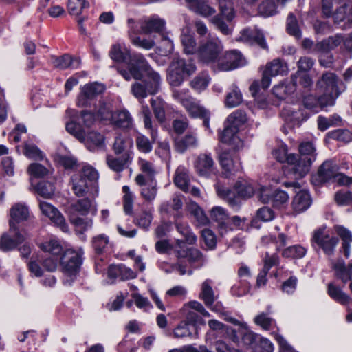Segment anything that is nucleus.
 <instances>
[{"label": "nucleus", "mask_w": 352, "mask_h": 352, "mask_svg": "<svg viewBox=\"0 0 352 352\" xmlns=\"http://www.w3.org/2000/svg\"><path fill=\"white\" fill-rule=\"evenodd\" d=\"M128 70L118 68V72L127 81L133 78L141 80L146 85L148 93L154 95L158 92L161 85L160 74L153 70L141 54H134L127 64Z\"/></svg>", "instance_id": "nucleus-1"}, {"label": "nucleus", "mask_w": 352, "mask_h": 352, "mask_svg": "<svg viewBox=\"0 0 352 352\" xmlns=\"http://www.w3.org/2000/svg\"><path fill=\"white\" fill-rule=\"evenodd\" d=\"M69 220L75 227V231L79 238L86 240L85 232L88 222V199L85 197L72 204L69 208Z\"/></svg>", "instance_id": "nucleus-2"}, {"label": "nucleus", "mask_w": 352, "mask_h": 352, "mask_svg": "<svg viewBox=\"0 0 352 352\" xmlns=\"http://www.w3.org/2000/svg\"><path fill=\"white\" fill-rule=\"evenodd\" d=\"M196 66L193 60H186L179 57L173 59L168 67V81L171 86L178 87L184 81V75L190 76L195 73Z\"/></svg>", "instance_id": "nucleus-3"}, {"label": "nucleus", "mask_w": 352, "mask_h": 352, "mask_svg": "<svg viewBox=\"0 0 352 352\" xmlns=\"http://www.w3.org/2000/svg\"><path fill=\"white\" fill-rule=\"evenodd\" d=\"M223 50V44L217 37H210L200 43L197 49V56L203 63H214L219 60Z\"/></svg>", "instance_id": "nucleus-4"}, {"label": "nucleus", "mask_w": 352, "mask_h": 352, "mask_svg": "<svg viewBox=\"0 0 352 352\" xmlns=\"http://www.w3.org/2000/svg\"><path fill=\"white\" fill-rule=\"evenodd\" d=\"M220 12L211 19V22L222 34L229 35L232 29L228 25L235 16L232 3L226 0H219Z\"/></svg>", "instance_id": "nucleus-5"}, {"label": "nucleus", "mask_w": 352, "mask_h": 352, "mask_svg": "<svg viewBox=\"0 0 352 352\" xmlns=\"http://www.w3.org/2000/svg\"><path fill=\"white\" fill-rule=\"evenodd\" d=\"M86 0H69L67 3L68 12L71 15L75 16L76 21L82 34H87V25L85 22L88 18Z\"/></svg>", "instance_id": "nucleus-6"}, {"label": "nucleus", "mask_w": 352, "mask_h": 352, "mask_svg": "<svg viewBox=\"0 0 352 352\" xmlns=\"http://www.w3.org/2000/svg\"><path fill=\"white\" fill-rule=\"evenodd\" d=\"M10 229L0 238V250L3 252L10 251L16 248L25 240V236L19 230L12 221L9 222Z\"/></svg>", "instance_id": "nucleus-7"}, {"label": "nucleus", "mask_w": 352, "mask_h": 352, "mask_svg": "<svg viewBox=\"0 0 352 352\" xmlns=\"http://www.w3.org/2000/svg\"><path fill=\"white\" fill-rule=\"evenodd\" d=\"M82 263L80 256L72 250H66L61 256L60 265L63 273L69 277L75 276Z\"/></svg>", "instance_id": "nucleus-8"}, {"label": "nucleus", "mask_w": 352, "mask_h": 352, "mask_svg": "<svg viewBox=\"0 0 352 352\" xmlns=\"http://www.w3.org/2000/svg\"><path fill=\"white\" fill-rule=\"evenodd\" d=\"M312 242L322 248L326 254L332 255L338 243V239L329 236L325 229L322 228L314 232Z\"/></svg>", "instance_id": "nucleus-9"}, {"label": "nucleus", "mask_w": 352, "mask_h": 352, "mask_svg": "<svg viewBox=\"0 0 352 352\" xmlns=\"http://www.w3.org/2000/svg\"><path fill=\"white\" fill-rule=\"evenodd\" d=\"M220 164L222 167V175L230 178L242 169L240 159L230 152L224 151L219 156Z\"/></svg>", "instance_id": "nucleus-10"}, {"label": "nucleus", "mask_w": 352, "mask_h": 352, "mask_svg": "<svg viewBox=\"0 0 352 352\" xmlns=\"http://www.w3.org/2000/svg\"><path fill=\"white\" fill-rule=\"evenodd\" d=\"M317 85L323 88L326 91L333 93L336 96H339L346 88L343 82L338 80L336 74L332 72L323 74L318 81Z\"/></svg>", "instance_id": "nucleus-11"}, {"label": "nucleus", "mask_w": 352, "mask_h": 352, "mask_svg": "<svg viewBox=\"0 0 352 352\" xmlns=\"http://www.w3.org/2000/svg\"><path fill=\"white\" fill-rule=\"evenodd\" d=\"M338 170L336 164L332 161L327 160L320 166L316 174L312 176L311 182L314 185L318 186L329 181H332Z\"/></svg>", "instance_id": "nucleus-12"}, {"label": "nucleus", "mask_w": 352, "mask_h": 352, "mask_svg": "<svg viewBox=\"0 0 352 352\" xmlns=\"http://www.w3.org/2000/svg\"><path fill=\"white\" fill-rule=\"evenodd\" d=\"M337 5L333 18L335 23L345 21L348 27L352 26V0H334Z\"/></svg>", "instance_id": "nucleus-13"}, {"label": "nucleus", "mask_w": 352, "mask_h": 352, "mask_svg": "<svg viewBox=\"0 0 352 352\" xmlns=\"http://www.w3.org/2000/svg\"><path fill=\"white\" fill-rule=\"evenodd\" d=\"M39 206L43 214L47 217L63 232L69 231V226L65 217L57 208L46 201H40Z\"/></svg>", "instance_id": "nucleus-14"}, {"label": "nucleus", "mask_w": 352, "mask_h": 352, "mask_svg": "<svg viewBox=\"0 0 352 352\" xmlns=\"http://www.w3.org/2000/svg\"><path fill=\"white\" fill-rule=\"evenodd\" d=\"M245 64L242 55L236 50L226 52L223 58H219L218 67L221 71H230Z\"/></svg>", "instance_id": "nucleus-15"}, {"label": "nucleus", "mask_w": 352, "mask_h": 352, "mask_svg": "<svg viewBox=\"0 0 352 352\" xmlns=\"http://www.w3.org/2000/svg\"><path fill=\"white\" fill-rule=\"evenodd\" d=\"M290 170L296 179L304 177L310 170L311 162L302 160L301 157L294 154L289 155L288 163Z\"/></svg>", "instance_id": "nucleus-16"}, {"label": "nucleus", "mask_w": 352, "mask_h": 352, "mask_svg": "<svg viewBox=\"0 0 352 352\" xmlns=\"http://www.w3.org/2000/svg\"><path fill=\"white\" fill-rule=\"evenodd\" d=\"M87 114L86 110H82L80 113V120L83 122L84 126L80 124V121L78 122L72 121L66 124V130L67 132L73 135L76 139L85 145H87L85 128L87 127L86 124Z\"/></svg>", "instance_id": "nucleus-17"}, {"label": "nucleus", "mask_w": 352, "mask_h": 352, "mask_svg": "<svg viewBox=\"0 0 352 352\" xmlns=\"http://www.w3.org/2000/svg\"><path fill=\"white\" fill-rule=\"evenodd\" d=\"M139 166L142 173L138 175L135 179L138 185L143 186L149 182L155 181L156 170L152 162L140 159Z\"/></svg>", "instance_id": "nucleus-18"}, {"label": "nucleus", "mask_w": 352, "mask_h": 352, "mask_svg": "<svg viewBox=\"0 0 352 352\" xmlns=\"http://www.w3.org/2000/svg\"><path fill=\"white\" fill-rule=\"evenodd\" d=\"M10 215L11 217L10 221H12L14 224L30 220L33 227L37 225L34 218L30 217L28 207L25 204L17 203L13 205L10 210Z\"/></svg>", "instance_id": "nucleus-19"}, {"label": "nucleus", "mask_w": 352, "mask_h": 352, "mask_svg": "<svg viewBox=\"0 0 352 352\" xmlns=\"http://www.w3.org/2000/svg\"><path fill=\"white\" fill-rule=\"evenodd\" d=\"M110 123L116 128L129 129L133 125V119L130 112L123 109L113 112Z\"/></svg>", "instance_id": "nucleus-20"}, {"label": "nucleus", "mask_w": 352, "mask_h": 352, "mask_svg": "<svg viewBox=\"0 0 352 352\" xmlns=\"http://www.w3.org/2000/svg\"><path fill=\"white\" fill-rule=\"evenodd\" d=\"M210 217L217 223L221 235L232 230L230 227V217L226 210L222 207H213L210 211Z\"/></svg>", "instance_id": "nucleus-21"}, {"label": "nucleus", "mask_w": 352, "mask_h": 352, "mask_svg": "<svg viewBox=\"0 0 352 352\" xmlns=\"http://www.w3.org/2000/svg\"><path fill=\"white\" fill-rule=\"evenodd\" d=\"M239 128L225 122V129L220 135V141L233 146L234 148L242 146L243 143L237 136Z\"/></svg>", "instance_id": "nucleus-22"}, {"label": "nucleus", "mask_w": 352, "mask_h": 352, "mask_svg": "<svg viewBox=\"0 0 352 352\" xmlns=\"http://www.w3.org/2000/svg\"><path fill=\"white\" fill-rule=\"evenodd\" d=\"M238 40L248 43L255 42L263 49L267 50L268 48L263 32L257 28L243 30Z\"/></svg>", "instance_id": "nucleus-23"}, {"label": "nucleus", "mask_w": 352, "mask_h": 352, "mask_svg": "<svg viewBox=\"0 0 352 352\" xmlns=\"http://www.w3.org/2000/svg\"><path fill=\"white\" fill-rule=\"evenodd\" d=\"M214 162L209 153L200 154L197 158L195 167L201 176L209 177L214 173Z\"/></svg>", "instance_id": "nucleus-24"}, {"label": "nucleus", "mask_w": 352, "mask_h": 352, "mask_svg": "<svg viewBox=\"0 0 352 352\" xmlns=\"http://www.w3.org/2000/svg\"><path fill=\"white\" fill-rule=\"evenodd\" d=\"M87 171L86 168H83L80 173L72 177V189L77 197H85L88 192V175Z\"/></svg>", "instance_id": "nucleus-25"}, {"label": "nucleus", "mask_w": 352, "mask_h": 352, "mask_svg": "<svg viewBox=\"0 0 352 352\" xmlns=\"http://www.w3.org/2000/svg\"><path fill=\"white\" fill-rule=\"evenodd\" d=\"M176 254L178 258H186L190 263H198L199 267L203 266L206 262V258L201 252L195 248L177 250Z\"/></svg>", "instance_id": "nucleus-26"}, {"label": "nucleus", "mask_w": 352, "mask_h": 352, "mask_svg": "<svg viewBox=\"0 0 352 352\" xmlns=\"http://www.w3.org/2000/svg\"><path fill=\"white\" fill-rule=\"evenodd\" d=\"M342 43H344V36L338 34L317 43L314 49L320 53H327L339 46Z\"/></svg>", "instance_id": "nucleus-27"}, {"label": "nucleus", "mask_w": 352, "mask_h": 352, "mask_svg": "<svg viewBox=\"0 0 352 352\" xmlns=\"http://www.w3.org/2000/svg\"><path fill=\"white\" fill-rule=\"evenodd\" d=\"M112 114L110 107L105 102L100 101L94 109L89 111V121L94 120L110 122Z\"/></svg>", "instance_id": "nucleus-28"}, {"label": "nucleus", "mask_w": 352, "mask_h": 352, "mask_svg": "<svg viewBox=\"0 0 352 352\" xmlns=\"http://www.w3.org/2000/svg\"><path fill=\"white\" fill-rule=\"evenodd\" d=\"M281 116L292 126H299L300 123L307 119L300 110H295L289 107L283 108L281 111Z\"/></svg>", "instance_id": "nucleus-29"}, {"label": "nucleus", "mask_w": 352, "mask_h": 352, "mask_svg": "<svg viewBox=\"0 0 352 352\" xmlns=\"http://www.w3.org/2000/svg\"><path fill=\"white\" fill-rule=\"evenodd\" d=\"M311 199L310 195L306 190H300L293 199L292 208L297 212H302L306 210L311 205Z\"/></svg>", "instance_id": "nucleus-30"}, {"label": "nucleus", "mask_w": 352, "mask_h": 352, "mask_svg": "<svg viewBox=\"0 0 352 352\" xmlns=\"http://www.w3.org/2000/svg\"><path fill=\"white\" fill-rule=\"evenodd\" d=\"M212 283V282L210 279H206L201 285V293L199 294V298L207 307L212 306L218 298V296L214 294Z\"/></svg>", "instance_id": "nucleus-31"}, {"label": "nucleus", "mask_w": 352, "mask_h": 352, "mask_svg": "<svg viewBox=\"0 0 352 352\" xmlns=\"http://www.w3.org/2000/svg\"><path fill=\"white\" fill-rule=\"evenodd\" d=\"M243 102V95L239 88L232 84L229 88L225 98V106L228 108H234L240 105Z\"/></svg>", "instance_id": "nucleus-32"}, {"label": "nucleus", "mask_w": 352, "mask_h": 352, "mask_svg": "<svg viewBox=\"0 0 352 352\" xmlns=\"http://www.w3.org/2000/svg\"><path fill=\"white\" fill-rule=\"evenodd\" d=\"M165 21L159 17H152L141 25V31L144 34H150L153 32L161 33L165 28Z\"/></svg>", "instance_id": "nucleus-33"}, {"label": "nucleus", "mask_w": 352, "mask_h": 352, "mask_svg": "<svg viewBox=\"0 0 352 352\" xmlns=\"http://www.w3.org/2000/svg\"><path fill=\"white\" fill-rule=\"evenodd\" d=\"M271 76L285 75L288 72L287 63L280 58H276L267 63L264 70Z\"/></svg>", "instance_id": "nucleus-34"}, {"label": "nucleus", "mask_w": 352, "mask_h": 352, "mask_svg": "<svg viewBox=\"0 0 352 352\" xmlns=\"http://www.w3.org/2000/svg\"><path fill=\"white\" fill-rule=\"evenodd\" d=\"M184 107L192 118L204 117L207 114V110L199 104V101L192 96L188 98V101H184Z\"/></svg>", "instance_id": "nucleus-35"}, {"label": "nucleus", "mask_w": 352, "mask_h": 352, "mask_svg": "<svg viewBox=\"0 0 352 352\" xmlns=\"http://www.w3.org/2000/svg\"><path fill=\"white\" fill-rule=\"evenodd\" d=\"M198 146V139L193 133H188L181 139L175 141V150L179 153H184L187 149Z\"/></svg>", "instance_id": "nucleus-36"}, {"label": "nucleus", "mask_w": 352, "mask_h": 352, "mask_svg": "<svg viewBox=\"0 0 352 352\" xmlns=\"http://www.w3.org/2000/svg\"><path fill=\"white\" fill-rule=\"evenodd\" d=\"M151 105L155 119L160 123L164 122L166 120V109L168 107L167 103L161 98L157 97L151 100Z\"/></svg>", "instance_id": "nucleus-37"}, {"label": "nucleus", "mask_w": 352, "mask_h": 352, "mask_svg": "<svg viewBox=\"0 0 352 352\" xmlns=\"http://www.w3.org/2000/svg\"><path fill=\"white\" fill-rule=\"evenodd\" d=\"M336 230L342 240V251L344 255L349 258L351 252L350 243L352 242V234L349 230L342 226L336 227Z\"/></svg>", "instance_id": "nucleus-38"}, {"label": "nucleus", "mask_w": 352, "mask_h": 352, "mask_svg": "<svg viewBox=\"0 0 352 352\" xmlns=\"http://www.w3.org/2000/svg\"><path fill=\"white\" fill-rule=\"evenodd\" d=\"M133 55L130 56L129 51L127 49H123L120 43L113 44L109 51L111 58L118 63L126 62L128 58L131 60ZM129 62L130 60H129L128 63Z\"/></svg>", "instance_id": "nucleus-39"}, {"label": "nucleus", "mask_w": 352, "mask_h": 352, "mask_svg": "<svg viewBox=\"0 0 352 352\" xmlns=\"http://www.w3.org/2000/svg\"><path fill=\"white\" fill-rule=\"evenodd\" d=\"M189 182L188 171L184 167H178L174 178L175 184L182 190L188 191L189 190Z\"/></svg>", "instance_id": "nucleus-40"}, {"label": "nucleus", "mask_w": 352, "mask_h": 352, "mask_svg": "<svg viewBox=\"0 0 352 352\" xmlns=\"http://www.w3.org/2000/svg\"><path fill=\"white\" fill-rule=\"evenodd\" d=\"M181 42L184 52L187 54L197 53V43L192 34L189 31L183 32L181 35Z\"/></svg>", "instance_id": "nucleus-41"}, {"label": "nucleus", "mask_w": 352, "mask_h": 352, "mask_svg": "<svg viewBox=\"0 0 352 352\" xmlns=\"http://www.w3.org/2000/svg\"><path fill=\"white\" fill-rule=\"evenodd\" d=\"M299 157L302 160H307L313 163L316 159V149L312 143L307 142H303L299 146Z\"/></svg>", "instance_id": "nucleus-42"}, {"label": "nucleus", "mask_w": 352, "mask_h": 352, "mask_svg": "<svg viewBox=\"0 0 352 352\" xmlns=\"http://www.w3.org/2000/svg\"><path fill=\"white\" fill-rule=\"evenodd\" d=\"M177 230L184 237L186 243L189 245L196 243L197 238L187 223H176Z\"/></svg>", "instance_id": "nucleus-43"}, {"label": "nucleus", "mask_w": 352, "mask_h": 352, "mask_svg": "<svg viewBox=\"0 0 352 352\" xmlns=\"http://www.w3.org/2000/svg\"><path fill=\"white\" fill-rule=\"evenodd\" d=\"M188 209L190 214L194 217L199 226H205L208 224L209 220L207 216L196 203H191L188 206Z\"/></svg>", "instance_id": "nucleus-44"}, {"label": "nucleus", "mask_w": 352, "mask_h": 352, "mask_svg": "<svg viewBox=\"0 0 352 352\" xmlns=\"http://www.w3.org/2000/svg\"><path fill=\"white\" fill-rule=\"evenodd\" d=\"M328 294L333 300L343 305L347 304L350 299L347 294L333 283L328 285Z\"/></svg>", "instance_id": "nucleus-45"}, {"label": "nucleus", "mask_w": 352, "mask_h": 352, "mask_svg": "<svg viewBox=\"0 0 352 352\" xmlns=\"http://www.w3.org/2000/svg\"><path fill=\"white\" fill-rule=\"evenodd\" d=\"M142 186L141 196L147 201H153L155 199L157 192L156 181L149 182Z\"/></svg>", "instance_id": "nucleus-46"}, {"label": "nucleus", "mask_w": 352, "mask_h": 352, "mask_svg": "<svg viewBox=\"0 0 352 352\" xmlns=\"http://www.w3.org/2000/svg\"><path fill=\"white\" fill-rule=\"evenodd\" d=\"M209 82L208 74L206 72H201L193 78L190 82V85L192 89L200 92L208 87Z\"/></svg>", "instance_id": "nucleus-47"}, {"label": "nucleus", "mask_w": 352, "mask_h": 352, "mask_svg": "<svg viewBox=\"0 0 352 352\" xmlns=\"http://www.w3.org/2000/svg\"><path fill=\"white\" fill-rule=\"evenodd\" d=\"M141 113L143 116L144 127L146 129L151 130V136L154 142L157 138V131L153 127L151 112L147 105L143 104L142 106Z\"/></svg>", "instance_id": "nucleus-48"}, {"label": "nucleus", "mask_w": 352, "mask_h": 352, "mask_svg": "<svg viewBox=\"0 0 352 352\" xmlns=\"http://www.w3.org/2000/svg\"><path fill=\"white\" fill-rule=\"evenodd\" d=\"M287 236L284 234H279L278 237L273 235L265 236L262 238V242L265 245L272 243L275 245L276 250H279L282 247L287 244Z\"/></svg>", "instance_id": "nucleus-49"}, {"label": "nucleus", "mask_w": 352, "mask_h": 352, "mask_svg": "<svg viewBox=\"0 0 352 352\" xmlns=\"http://www.w3.org/2000/svg\"><path fill=\"white\" fill-rule=\"evenodd\" d=\"M247 116L244 111L238 109L232 113L226 122L229 124H232L237 128L245 124L247 121Z\"/></svg>", "instance_id": "nucleus-50"}, {"label": "nucleus", "mask_w": 352, "mask_h": 352, "mask_svg": "<svg viewBox=\"0 0 352 352\" xmlns=\"http://www.w3.org/2000/svg\"><path fill=\"white\" fill-rule=\"evenodd\" d=\"M152 219V212L151 210H143L136 216L135 219V223L141 228L148 230L151 226Z\"/></svg>", "instance_id": "nucleus-51"}, {"label": "nucleus", "mask_w": 352, "mask_h": 352, "mask_svg": "<svg viewBox=\"0 0 352 352\" xmlns=\"http://www.w3.org/2000/svg\"><path fill=\"white\" fill-rule=\"evenodd\" d=\"M306 249L301 245H296L289 246L285 248L283 252L282 255L284 257L287 258H302L306 254Z\"/></svg>", "instance_id": "nucleus-52"}, {"label": "nucleus", "mask_w": 352, "mask_h": 352, "mask_svg": "<svg viewBox=\"0 0 352 352\" xmlns=\"http://www.w3.org/2000/svg\"><path fill=\"white\" fill-rule=\"evenodd\" d=\"M287 30L290 35L294 36L296 38H301L302 34L298 25L296 17L292 13H290L287 16Z\"/></svg>", "instance_id": "nucleus-53"}, {"label": "nucleus", "mask_w": 352, "mask_h": 352, "mask_svg": "<svg viewBox=\"0 0 352 352\" xmlns=\"http://www.w3.org/2000/svg\"><path fill=\"white\" fill-rule=\"evenodd\" d=\"M105 147L104 137L96 131L89 132V150L103 149Z\"/></svg>", "instance_id": "nucleus-54"}, {"label": "nucleus", "mask_w": 352, "mask_h": 352, "mask_svg": "<svg viewBox=\"0 0 352 352\" xmlns=\"http://www.w3.org/2000/svg\"><path fill=\"white\" fill-rule=\"evenodd\" d=\"M289 196L287 193L281 190H275L272 193V202L273 206L280 208L288 202Z\"/></svg>", "instance_id": "nucleus-55"}, {"label": "nucleus", "mask_w": 352, "mask_h": 352, "mask_svg": "<svg viewBox=\"0 0 352 352\" xmlns=\"http://www.w3.org/2000/svg\"><path fill=\"white\" fill-rule=\"evenodd\" d=\"M122 191L124 193L123 197V207L126 214H133V195L130 191L128 186L122 187Z\"/></svg>", "instance_id": "nucleus-56"}, {"label": "nucleus", "mask_w": 352, "mask_h": 352, "mask_svg": "<svg viewBox=\"0 0 352 352\" xmlns=\"http://www.w3.org/2000/svg\"><path fill=\"white\" fill-rule=\"evenodd\" d=\"M37 192L44 198H50L55 192V188L52 183L42 181L36 186Z\"/></svg>", "instance_id": "nucleus-57"}, {"label": "nucleus", "mask_w": 352, "mask_h": 352, "mask_svg": "<svg viewBox=\"0 0 352 352\" xmlns=\"http://www.w3.org/2000/svg\"><path fill=\"white\" fill-rule=\"evenodd\" d=\"M195 13L208 17L214 14L216 12L215 9L209 5L208 0L201 1L195 8L192 10Z\"/></svg>", "instance_id": "nucleus-58"}, {"label": "nucleus", "mask_w": 352, "mask_h": 352, "mask_svg": "<svg viewBox=\"0 0 352 352\" xmlns=\"http://www.w3.org/2000/svg\"><path fill=\"white\" fill-rule=\"evenodd\" d=\"M192 327L188 322H181L173 330V336L176 338H182L184 337H192Z\"/></svg>", "instance_id": "nucleus-59"}, {"label": "nucleus", "mask_w": 352, "mask_h": 352, "mask_svg": "<svg viewBox=\"0 0 352 352\" xmlns=\"http://www.w3.org/2000/svg\"><path fill=\"white\" fill-rule=\"evenodd\" d=\"M235 188L239 196L244 199L251 197L254 193V187L248 182H237Z\"/></svg>", "instance_id": "nucleus-60"}, {"label": "nucleus", "mask_w": 352, "mask_h": 352, "mask_svg": "<svg viewBox=\"0 0 352 352\" xmlns=\"http://www.w3.org/2000/svg\"><path fill=\"white\" fill-rule=\"evenodd\" d=\"M254 322L265 330H269L275 325V320L267 314L261 313L254 318Z\"/></svg>", "instance_id": "nucleus-61"}, {"label": "nucleus", "mask_w": 352, "mask_h": 352, "mask_svg": "<svg viewBox=\"0 0 352 352\" xmlns=\"http://www.w3.org/2000/svg\"><path fill=\"white\" fill-rule=\"evenodd\" d=\"M131 93L138 100H142L148 93L146 85L144 83L136 82L131 85ZM142 102V101H140Z\"/></svg>", "instance_id": "nucleus-62"}, {"label": "nucleus", "mask_w": 352, "mask_h": 352, "mask_svg": "<svg viewBox=\"0 0 352 352\" xmlns=\"http://www.w3.org/2000/svg\"><path fill=\"white\" fill-rule=\"evenodd\" d=\"M136 146L138 150L142 153H147L152 150V143L145 135L139 134L135 140Z\"/></svg>", "instance_id": "nucleus-63"}, {"label": "nucleus", "mask_w": 352, "mask_h": 352, "mask_svg": "<svg viewBox=\"0 0 352 352\" xmlns=\"http://www.w3.org/2000/svg\"><path fill=\"white\" fill-rule=\"evenodd\" d=\"M335 201L340 206L352 204V192L346 190H340L336 193Z\"/></svg>", "instance_id": "nucleus-64"}]
</instances>
